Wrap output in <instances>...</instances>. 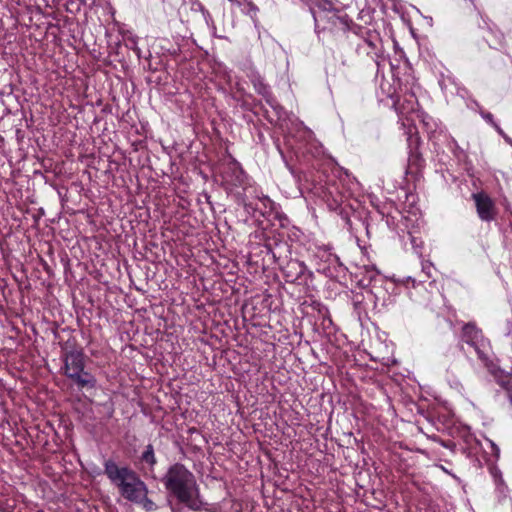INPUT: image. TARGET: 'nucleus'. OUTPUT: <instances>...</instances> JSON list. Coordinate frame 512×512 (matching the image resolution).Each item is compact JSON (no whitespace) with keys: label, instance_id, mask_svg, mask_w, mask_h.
<instances>
[{"label":"nucleus","instance_id":"15","mask_svg":"<svg viewBox=\"0 0 512 512\" xmlns=\"http://www.w3.org/2000/svg\"><path fill=\"white\" fill-rule=\"evenodd\" d=\"M496 383L507 392L510 402L512 403V375L503 372L494 373Z\"/></svg>","mask_w":512,"mask_h":512},{"label":"nucleus","instance_id":"8","mask_svg":"<svg viewBox=\"0 0 512 512\" xmlns=\"http://www.w3.org/2000/svg\"><path fill=\"white\" fill-rule=\"evenodd\" d=\"M250 81L255 91L265 99L266 103L274 110L277 117L280 118L283 113V107L273 96L270 86L265 83L263 77L258 73H253L250 76Z\"/></svg>","mask_w":512,"mask_h":512},{"label":"nucleus","instance_id":"29","mask_svg":"<svg viewBox=\"0 0 512 512\" xmlns=\"http://www.w3.org/2000/svg\"><path fill=\"white\" fill-rule=\"evenodd\" d=\"M328 261H331V260H337V257L335 255H332V254H328Z\"/></svg>","mask_w":512,"mask_h":512},{"label":"nucleus","instance_id":"11","mask_svg":"<svg viewBox=\"0 0 512 512\" xmlns=\"http://www.w3.org/2000/svg\"><path fill=\"white\" fill-rule=\"evenodd\" d=\"M246 179V174L243 171L241 165L236 161L232 160L222 172V181L228 187L242 186Z\"/></svg>","mask_w":512,"mask_h":512},{"label":"nucleus","instance_id":"30","mask_svg":"<svg viewBox=\"0 0 512 512\" xmlns=\"http://www.w3.org/2000/svg\"><path fill=\"white\" fill-rule=\"evenodd\" d=\"M492 445H493V448H494V449H495V451H496V454L498 455V453H499V448H497V447L495 446V444H492Z\"/></svg>","mask_w":512,"mask_h":512},{"label":"nucleus","instance_id":"7","mask_svg":"<svg viewBox=\"0 0 512 512\" xmlns=\"http://www.w3.org/2000/svg\"><path fill=\"white\" fill-rule=\"evenodd\" d=\"M286 282L308 285L313 279V272L310 271L304 262L297 259H290L282 268Z\"/></svg>","mask_w":512,"mask_h":512},{"label":"nucleus","instance_id":"18","mask_svg":"<svg viewBox=\"0 0 512 512\" xmlns=\"http://www.w3.org/2000/svg\"><path fill=\"white\" fill-rule=\"evenodd\" d=\"M141 461L148 464L150 466V468H153L156 465L157 459H156V456L154 453V448H153L152 444H148L145 447V450L143 451V453L141 455Z\"/></svg>","mask_w":512,"mask_h":512},{"label":"nucleus","instance_id":"14","mask_svg":"<svg viewBox=\"0 0 512 512\" xmlns=\"http://www.w3.org/2000/svg\"><path fill=\"white\" fill-rule=\"evenodd\" d=\"M356 53L360 56L366 55L367 57L371 58V60L375 62L377 67H379V58L382 55V45L380 46V48H372V46L356 43Z\"/></svg>","mask_w":512,"mask_h":512},{"label":"nucleus","instance_id":"13","mask_svg":"<svg viewBox=\"0 0 512 512\" xmlns=\"http://www.w3.org/2000/svg\"><path fill=\"white\" fill-rule=\"evenodd\" d=\"M425 161L416 150H411L408 157L407 174L418 175L423 169Z\"/></svg>","mask_w":512,"mask_h":512},{"label":"nucleus","instance_id":"23","mask_svg":"<svg viewBox=\"0 0 512 512\" xmlns=\"http://www.w3.org/2000/svg\"><path fill=\"white\" fill-rule=\"evenodd\" d=\"M241 205L248 214L254 217L256 216L257 212L259 213L260 209L257 207V205H255L253 202H247L244 198L241 199Z\"/></svg>","mask_w":512,"mask_h":512},{"label":"nucleus","instance_id":"1","mask_svg":"<svg viewBox=\"0 0 512 512\" xmlns=\"http://www.w3.org/2000/svg\"><path fill=\"white\" fill-rule=\"evenodd\" d=\"M358 186L357 180L342 168H333L328 174L318 171L312 180L313 193L320 197L331 211H337Z\"/></svg>","mask_w":512,"mask_h":512},{"label":"nucleus","instance_id":"31","mask_svg":"<svg viewBox=\"0 0 512 512\" xmlns=\"http://www.w3.org/2000/svg\"><path fill=\"white\" fill-rule=\"evenodd\" d=\"M434 283H435V281L432 280V281L429 282V285L432 286Z\"/></svg>","mask_w":512,"mask_h":512},{"label":"nucleus","instance_id":"10","mask_svg":"<svg viewBox=\"0 0 512 512\" xmlns=\"http://www.w3.org/2000/svg\"><path fill=\"white\" fill-rule=\"evenodd\" d=\"M391 98L393 100L392 107L400 119L405 117L408 120V116L417 111L418 100L413 92H407L402 97Z\"/></svg>","mask_w":512,"mask_h":512},{"label":"nucleus","instance_id":"4","mask_svg":"<svg viewBox=\"0 0 512 512\" xmlns=\"http://www.w3.org/2000/svg\"><path fill=\"white\" fill-rule=\"evenodd\" d=\"M63 374L79 389H94L96 377L85 369L86 355L74 342L67 341L62 347Z\"/></svg>","mask_w":512,"mask_h":512},{"label":"nucleus","instance_id":"5","mask_svg":"<svg viewBox=\"0 0 512 512\" xmlns=\"http://www.w3.org/2000/svg\"><path fill=\"white\" fill-rule=\"evenodd\" d=\"M330 21L334 27L341 29L343 32H351L358 39L356 43L372 46V48H380L381 38L379 33L376 30L353 23L347 14H333Z\"/></svg>","mask_w":512,"mask_h":512},{"label":"nucleus","instance_id":"3","mask_svg":"<svg viewBox=\"0 0 512 512\" xmlns=\"http://www.w3.org/2000/svg\"><path fill=\"white\" fill-rule=\"evenodd\" d=\"M103 466L105 475L124 499L134 503L148 494L147 485L130 467L119 466L112 459L106 460Z\"/></svg>","mask_w":512,"mask_h":512},{"label":"nucleus","instance_id":"24","mask_svg":"<svg viewBox=\"0 0 512 512\" xmlns=\"http://www.w3.org/2000/svg\"><path fill=\"white\" fill-rule=\"evenodd\" d=\"M321 149V145L313 140L308 143L306 147V152L312 153L313 155H318L321 153Z\"/></svg>","mask_w":512,"mask_h":512},{"label":"nucleus","instance_id":"9","mask_svg":"<svg viewBox=\"0 0 512 512\" xmlns=\"http://www.w3.org/2000/svg\"><path fill=\"white\" fill-rule=\"evenodd\" d=\"M478 217L485 222L496 218V208L493 200L484 192L472 194Z\"/></svg>","mask_w":512,"mask_h":512},{"label":"nucleus","instance_id":"21","mask_svg":"<svg viewBox=\"0 0 512 512\" xmlns=\"http://www.w3.org/2000/svg\"><path fill=\"white\" fill-rule=\"evenodd\" d=\"M408 236L414 253L419 257H422L423 241L420 238L413 236L411 233H408Z\"/></svg>","mask_w":512,"mask_h":512},{"label":"nucleus","instance_id":"20","mask_svg":"<svg viewBox=\"0 0 512 512\" xmlns=\"http://www.w3.org/2000/svg\"><path fill=\"white\" fill-rule=\"evenodd\" d=\"M480 116L489 124L491 125L500 135H504L503 130L501 127L495 122L493 115L490 112H487L483 109H480L479 111Z\"/></svg>","mask_w":512,"mask_h":512},{"label":"nucleus","instance_id":"27","mask_svg":"<svg viewBox=\"0 0 512 512\" xmlns=\"http://www.w3.org/2000/svg\"><path fill=\"white\" fill-rule=\"evenodd\" d=\"M304 134L309 138L311 139L313 137V133L311 130H308V129H304Z\"/></svg>","mask_w":512,"mask_h":512},{"label":"nucleus","instance_id":"26","mask_svg":"<svg viewBox=\"0 0 512 512\" xmlns=\"http://www.w3.org/2000/svg\"><path fill=\"white\" fill-rule=\"evenodd\" d=\"M0 511H2V512H10L8 510V504H0Z\"/></svg>","mask_w":512,"mask_h":512},{"label":"nucleus","instance_id":"6","mask_svg":"<svg viewBox=\"0 0 512 512\" xmlns=\"http://www.w3.org/2000/svg\"><path fill=\"white\" fill-rule=\"evenodd\" d=\"M461 341L474 349L477 357L483 363L490 358V343L482 331L472 323L465 324L462 328Z\"/></svg>","mask_w":512,"mask_h":512},{"label":"nucleus","instance_id":"2","mask_svg":"<svg viewBox=\"0 0 512 512\" xmlns=\"http://www.w3.org/2000/svg\"><path fill=\"white\" fill-rule=\"evenodd\" d=\"M161 481L167 492L190 510L200 511L203 508L196 477L184 464L170 465Z\"/></svg>","mask_w":512,"mask_h":512},{"label":"nucleus","instance_id":"16","mask_svg":"<svg viewBox=\"0 0 512 512\" xmlns=\"http://www.w3.org/2000/svg\"><path fill=\"white\" fill-rule=\"evenodd\" d=\"M257 199L260 201L262 208L259 210L260 216H266L268 212H272L275 210L276 204L272 201L267 195L261 194L257 195Z\"/></svg>","mask_w":512,"mask_h":512},{"label":"nucleus","instance_id":"28","mask_svg":"<svg viewBox=\"0 0 512 512\" xmlns=\"http://www.w3.org/2000/svg\"><path fill=\"white\" fill-rule=\"evenodd\" d=\"M182 510L181 507L171 506V512H182Z\"/></svg>","mask_w":512,"mask_h":512},{"label":"nucleus","instance_id":"19","mask_svg":"<svg viewBox=\"0 0 512 512\" xmlns=\"http://www.w3.org/2000/svg\"><path fill=\"white\" fill-rule=\"evenodd\" d=\"M125 46L135 52L138 58L141 57V49L138 47V37L133 34L124 36Z\"/></svg>","mask_w":512,"mask_h":512},{"label":"nucleus","instance_id":"12","mask_svg":"<svg viewBox=\"0 0 512 512\" xmlns=\"http://www.w3.org/2000/svg\"><path fill=\"white\" fill-rule=\"evenodd\" d=\"M435 266L432 262L428 260L421 261V273L418 278L408 276L406 277L404 283L407 285L411 283L413 288L418 287L420 284L425 283L427 280L433 277V272L435 271Z\"/></svg>","mask_w":512,"mask_h":512},{"label":"nucleus","instance_id":"17","mask_svg":"<svg viewBox=\"0 0 512 512\" xmlns=\"http://www.w3.org/2000/svg\"><path fill=\"white\" fill-rule=\"evenodd\" d=\"M371 296L374 299V309L378 310L379 312H381L384 309H387L388 306L391 304V297L390 296L386 297L385 293H384L382 299L376 292L371 291Z\"/></svg>","mask_w":512,"mask_h":512},{"label":"nucleus","instance_id":"22","mask_svg":"<svg viewBox=\"0 0 512 512\" xmlns=\"http://www.w3.org/2000/svg\"><path fill=\"white\" fill-rule=\"evenodd\" d=\"M136 504H141L142 507L146 510V511H155L157 510V505L150 499L147 497V494H144L143 498H141L138 502H135Z\"/></svg>","mask_w":512,"mask_h":512},{"label":"nucleus","instance_id":"25","mask_svg":"<svg viewBox=\"0 0 512 512\" xmlns=\"http://www.w3.org/2000/svg\"><path fill=\"white\" fill-rule=\"evenodd\" d=\"M472 104H473V107H475V109L479 112L480 109H482L481 105L476 101H472Z\"/></svg>","mask_w":512,"mask_h":512}]
</instances>
